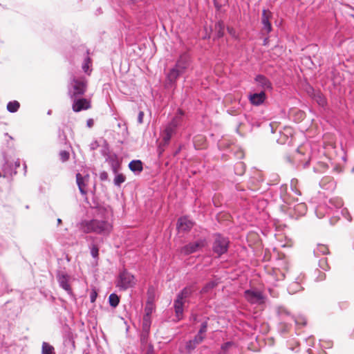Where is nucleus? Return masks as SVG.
<instances>
[{
	"label": "nucleus",
	"mask_w": 354,
	"mask_h": 354,
	"mask_svg": "<svg viewBox=\"0 0 354 354\" xmlns=\"http://www.w3.org/2000/svg\"><path fill=\"white\" fill-rule=\"evenodd\" d=\"M81 226L84 233H95L104 236H109L113 230V225L110 222L97 218L84 221Z\"/></svg>",
	"instance_id": "obj_1"
},
{
	"label": "nucleus",
	"mask_w": 354,
	"mask_h": 354,
	"mask_svg": "<svg viewBox=\"0 0 354 354\" xmlns=\"http://www.w3.org/2000/svg\"><path fill=\"white\" fill-rule=\"evenodd\" d=\"M193 292L194 288L192 287H185L177 295L176 299L174 302V307L178 320H180L183 318L184 304Z\"/></svg>",
	"instance_id": "obj_2"
},
{
	"label": "nucleus",
	"mask_w": 354,
	"mask_h": 354,
	"mask_svg": "<svg viewBox=\"0 0 354 354\" xmlns=\"http://www.w3.org/2000/svg\"><path fill=\"white\" fill-rule=\"evenodd\" d=\"M283 277H287L291 281L288 287V291L290 294H295L303 289L301 284L305 279L304 274L297 273L293 271H288L286 275L283 274Z\"/></svg>",
	"instance_id": "obj_3"
},
{
	"label": "nucleus",
	"mask_w": 354,
	"mask_h": 354,
	"mask_svg": "<svg viewBox=\"0 0 354 354\" xmlns=\"http://www.w3.org/2000/svg\"><path fill=\"white\" fill-rule=\"evenodd\" d=\"M86 90V81L83 77H73L68 88L71 98L77 97L84 94Z\"/></svg>",
	"instance_id": "obj_4"
},
{
	"label": "nucleus",
	"mask_w": 354,
	"mask_h": 354,
	"mask_svg": "<svg viewBox=\"0 0 354 354\" xmlns=\"http://www.w3.org/2000/svg\"><path fill=\"white\" fill-rule=\"evenodd\" d=\"M136 284L135 277L127 270H122L117 280V287L122 290L133 288Z\"/></svg>",
	"instance_id": "obj_5"
},
{
	"label": "nucleus",
	"mask_w": 354,
	"mask_h": 354,
	"mask_svg": "<svg viewBox=\"0 0 354 354\" xmlns=\"http://www.w3.org/2000/svg\"><path fill=\"white\" fill-rule=\"evenodd\" d=\"M230 241L227 237L221 234H216L212 243V251L218 257L226 253L228 250Z\"/></svg>",
	"instance_id": "obj_6"
},
{
	"label": "nucleus",
	"mask_w": 354,
	"mask_h": 354,
	"mask_svg": "<svg viewBox=\"0 0 354 354\" xmlns=\"http://www.w3.org/2000/svg\"><path fill=\"white\" fill-rule=\"evenodd\" d=\"M207 244L205 239H199L195 242H191L180 248V253L184 255H189L198 251Z\"/></svg>",
	"instance_id": "obj_7"
},
{
	"label": "nucleus",
	"mask_w": 354,
	"mask_h": 354,
	"mask_svg": "<svg viewBox=\"0 0 354 354\" xmlns=\"http://www.w3.org/2000/svg\"><path fill=\"white\" fill-rule=\"evenodd\" d=\"M245 299L252 304H262L264 303V297L260 290L257 289L246 290L244 292Z\"/></svg>",
	"instance_id": "obj_8"
},
{
	"label": "nucleus",
	"mask_w": 354,
	"mask_h": 354,
	"mask_svg": "<svg viewBox=\"0 0 354 354\" xmlns=\"http://www.w3.org/2000/svg\"><path fill=\"white\" fill-rule=\"evenodd\" d=\"M343 201L339 197H333L328 201L327 205V214L339 217V211L342 208Z\"/></svg>",
	"instance_id": "obj_9"
},
{
	"label": "nucleus",
	"mask_w": 354,
	"mask_h": 354,
	"mask_svg": "<svg viewBox=\"0 0 354 354\" xmlns=\"http://www.w3.org/2000/svg\"><path fill=\"white\" fill-rule=\"evenodd\" d=\"M71 99L73 100L72 109L74 112H80L91 108V102L86 98H77V97Z\"/></svg>",
	"instance_id": "obj_10"
},
{
	"label": "nucleus",
	"mask_w": 354,
	"mask_h": 354,
	"mask_svg": "<svg viewBox=\"0 0 354 354\" xmlns=\"http://www.w3.org/2000/svg\"><path fill=\"white\" fill-rule=\"evenodd\" d=\"M57 281L59 286L66 290L68 294H72V290L69 284L70 276L64 271H59L57 274Z\"/></svg>",
	"instance_id": "obj_11"
},
{
	"label": "nucleus",
	"mask_w": 354,
	"mask_h": 354,
	"mask_svg": "<svg viewBox=\"0 0 354 354\" xmlns=\"http://www.w3.org/2000/svg\"><path fill=\"white\" fill-rule=\"evenodd\" d=\"M190 64V57L187 53H185L180 55L174 66L182 73H185L189 68Z\"/></svg>",
	"instance_id": "obj_12"
},
{
	"label": "nucleus",
	"mask_w": 354,
	"mask_h": 354,
	"mask_svg": "<svg viewBox=\"0 0 354 354\" xmlns=\"http://www.w3.org/2000/svg\"><path fill=\"white\" fill-rule=\"evenodd\" d=\"M272 17V13L269 10H263L261 23L263 24V31H265L267 34L270 32L272 30V25L270 22V19Z\"/></svg>",
	"instance_id": "obj_13"
},
{
	"label": "nucleus",
	"mask_w": 354,
	"mask_h": 354,
	"mask_svg": "<svg viewBox=\"0 0 354 354\" xmlns=\"http://www.w3.org/2000/svg\"><path fill=\"white\" fill-rule=\"evenodd\" d=\"M255 82L257 84V86L261 88V91L271 90L272 88V84L270 80L263 75H258L254 78Z\"/></svg>",
	"instance_id": "obj_14"
},
{
	"label": "nucleus",
	"mask_w": 354,
	"mask_h": 354,
	"mask_svg": "<svg viewBox=\"0 0 354 354\" xmlns=\"http://www.w3.org/2000/svg\"><path fill=\"white\" fill-rule=\"evenodd\" d=\"M192 227V221L189 220L187 216H183L178 218L177 223V229L179 232L189 231Z\"/></svg>",
	"instance_id": "obj_15"
},
{
	"label": "nucleus",
	"mask_w": 354,
	"mask_h": 354,
	"mask_svg": "<svg viewBox=\"0 0 354 354\" xmlns=\"http://www.w3.org/2000/svg\"><path fill=\"white\" fill-rule=\"evenodd\" d=\"M266 99V93L264 91H261L259 93H254L249 95V100L250 103L254 106H259L262 104Z\"/></svg>",
	"instance_id": "obj_16"
},
{
	"label": "nucleus",
	"mask_w": 354,
	"mask_h": 354,
	"mask_svg": "<svg viewBox=\"0 0 354 354\" xmlns=\"http://www.w3.org/2000/svg\"><path fill=\"white\" fill-rule=\"evenodd\" d=\"M88 176H83L82 174H80L79 173L76 174L77 185L78 186L80 193L83 196L86 195V193H87V192L86 190V183L88 182Z\"/></svg>",
	"instance_id": "obj_17"
},
{
	"label": "nucleus",
	"mask_w": 354,
	"mask_h": 354,
	"mask_svg": "<svg viewBox=\"0 0 354 354\" xmlns=\"http://www.w3.org/2000/svg\"><path fill=\"white\" fill-rule=\"evenodd\" d=\"M204 339L205 336H200L197 334L193 339L188 341L185 346V348L187 352L191 353L196 348V346L204 340Z\"/></svg>",
	"instance_id": "obj_18"
},
{
	"label": "nucleus",
	"mask_w": 354,
	"mask_h": 354,
	"mask_svg": "<svg viewBox=\"0 0 354 354\" xmlns=\"http://www.w3.org/2000/svg\"><path fill=\"white\" fill-rule=\"evenodd\" d=\"M184 73L177 69L175 66L171 68L167 75V80L171 84H174L177 79Z\"/></svg>",
	"instance_id": "obj_19"
},
{
	"label": "nucleus",
	"mask_w": 354,
	"mask_h": 354,
	"mask_svg": "<svg viewBox=\"0 0 354 354\" xmlns=\"http://www.w3.org/2000/svg\"><path fill=\"white\" fill-rule=\"evenodd\" d=\"M184 118V112L180 109H178L170 122L176 127H180L183 124Z\"/></svg>",
	"instance_id": "obj_20"
},
{
	"label": "nucleus",
	"mask_w": 354,
	"mask_h": 354,
	"mask_svg": "<svg viewBox=\"0 0 354 354\" xmlns=\"http://www.w3.org/2000/svg\"><path fill=\"white\" fill-rule=\"evenodd\" d=\"M178 127H175L172 123L169 122L165 129V136L163 137V140L165 142H168L171 137L176 134L177 129Z\"/></svg>",
	"instance_id": "obj_21"
},
{
	"label": "nucleus",
	"mask_w": 354,
	"mask_h": 354,
	"mask_svg": "<svg viewBox=\"0 0 354 354\" xmlns=\"http://www.w3.org/2000/svg\"><path fill=\"white\" fill-rule=\"evenodd\" d=\"M129 167L135 174H140L143 170L142 162L140 160H131L129 164Z\"/></svg>",
	"instance_id": "obj_22"
},
{
	"label": "nucleus",
	"mask_w": 354,
	"mask_h": 354,
	"mask_svg": "<svg viewBox=\"0 0 354 354\" xmlns=\"http://www.w3.org/2000/svg\"><path fill=\"white\" fill-rule=\"evenodd\" d=\"M113 171L115 174L113 183L117 187H120L121 184L126 180V177L122 174L118 173V169L116 167H113Z\"/></svg>",
	"instance_id": "obj_23"
},
{
	"label": "nucleus",
	"mask_w": 354,
	"mask_h": 354,
	"mask_svg": "<svg viewBox=\"0 0 354 354\" xmlns=\"http://www.w3.org/2000/svg\"><path fill=\"white\" fill-rule=\"evenodd\" d=\"M293 210L297 216H303L307 212V206L304 203H299L294 205Z\"/></svg>",
	"instance_id": "obj_24"
},
{
	"label": "nucleus",
	"mask_w": 354,
	"mask_h": 354,
	"mask_svg": "<svg viewBox=\"0 0 354 354\" xmlns=\"http://www.w3.org/2000/svg\"><path fill=\"white\" fill-rule=\"evenodd\" d=\"M328 253V247L323 244H318L317 248L314 250V254L317 257L319 256L320 254H326Z\"/></svg>",
	"instance_id": "obj_25"
},
{
	"label": "nucleus",
	"mask_w": 354,
	"mask_h": 354,
	"mask_svg": "<svg viewBox=\"0 0 354 354\" xmlns=\"http://www.w3.org/2000/svg\"><path fill=\"white\" fill-rule=\"evenodd\" d=\"M41 354H55V348L48 343L44 342L41 346Z\"/></svg>",
	"instance_id": "obj_26"
},
{
	"label": "nucleus",
	"mask_w": 354,
	"mask_h": 354,
	"mask_svg": "<svg viewBox=\"0 0 354 354\" xmlns=\"http://www.w3.org/2000/svg\"><path fill=\"white\" fill-rule=\"evenodd\" d=\"M20 104L19 102L14 100L9 102L7 104V109L10 113H15L18 111Z\"/></svg>",
	"instance_id": "obj_27"
},
{
	"label": "nucleus",
	"mask_w": 354,
	"mask_h": 354,
	"mask_svg": "<svg viewBox=\"0 0 354 354\" xmlns=\"http://www.w3.org/2000/svg\"><path fill=\"white\" fill-rule=\"evenodd\" d=\"M334 185V181L328 177L323 178L320 182V185L324 189L333 188Z\"/></svg>",
	"instance_id": "obj_28"
},
{
	"label": "nucleus",
	"mask_w": 354,
	"mask_h": 354,
	"mask_svg": "<svg viewBox=\"0 0 354 354\" xmlns=\"http://www.w3.org/2000/svg\"><path fill=\"white\" fill-rule=\"evenodd\" d=\"M120 302V298L119 297L115 294L112 293L109 297V303L110 306L113 308H115L118 306Z\"/></svg>",
	"instance_id": "obj_29"
},
{
	"label": "nucleus",
	"mask_w": 354,
	"mask_h": 354,
	"mask_svg": "<svg viewBox=\"0 0 354 354\" xmlns=\"http://www.w3.org/2000/svg\"><path fill=\"white\" fill-rule=\"evenodd\" d=\"M209 318H206L205 321H203L201 324V327L199 328V330L198 332V335H199L200 336H205V333L207 332V326H208V323H207V321H208Z\"/></svg>",
	"instance_id": "obj_30"
},
{
	"label": "nucleus",
	"mask_w": 354,
	"mask_h": 354,
	"mask_svg": "<svg viewBox=\"0 0 354 354\" xmlns=\"http://www.w3.org/2000/svg\"><path fill=\"white\" fill-rule=\"evenodd\" d=\"M298 180L295 178H293L290 181V188L292 192H294L297 195L300 196L301 194L300 190L297 187Z\"/></svg>",
	"instance_id": "obj_31"
},
{
	"label": "nucleus",
	"mask_w": 354,
	"mask_h": 354,
	"mask_svg": "<svg viewBox=\"0 0 354 354\" xmlns=\"http://www.w3.org/2000/svg\"><path fill=\"white\" fill-rule=\"evenodd\" d=\"M91 254L94 259H97L99 256V248L95 244H91L89 247Z\"/></svg>",
	"instance_id": "obj_32"
},
{
	"label": "nucleus",
	"mask_w": 354,
	"mask_h": 354,
	"mask_svg": "<svg viewBox=\"0 0 354 354\" xmlns=\"http://www.w3.org/2000/svg\"><path fill=\"white\" fill-rule=\"evenodd\" d=\"M91 62V58L89 57H86L84 59V63L82 64V70L86 73H88L89 74V72L91 71L89 70Z\"/></svg>",
	"instance_id": "obj_33"
},
{
	"label": "nucleus",
	"mask_w": 354,
	"mask_h": 354,
	"mask_svg": "<svg viewBox=\"0 0 354 354\" xmlns=\"http://www.w3.org/2000/svg\"><path fill=\"white\" fill-rule=\"evenodd\" d=\"M339 215H342L345 219H346L348 221H351L352 220L351 216L346 208L342 207L339 211Z\"/></svg>",
	"instance_id": "obj_34"
},
{
	"label": "nucleus",
	"mask_w": 354,
	"mask_h": 354,
	"mask_svg": "<svg viewBox=\"0 0 354 354\" xmlns=\"http://www.w3.org/2000/svg\"><path fill=\"white\" fill-rule=\"evenodd\" d=\"M319 266L322 270L324 271H327L330 269L326 258H322L319 260Z\"/></svg>",
	"instance_id": "obj_35"
},
{
	"label": "nucleus",
	"mask_w": 354,
	"mask_h": 354,
	"mask_svg": "<svg viewBox=\"0 0 354 354\" xmlns=\"http://www.w3.org/2000/svg\"><path fill=\"white\" fill-rule=\"evenodd\" d=\"M216 286V283L214 281H210L207 283L202 289L203 293L207 292L209 290L213 289Z\"/></svg>",
	"instance_id": "obj_36"
},
{
	"label": "nucleus",
	"mask_w": 354,
	"mask_h": 354,
	"mask_svg": "<svg viewBox=\"0 0 354 354\" xmlns=\"http://www.w3.org/2000/svg\"><path fill=\"white\" fill-rule=\"evenodd\" d=\"M325 209V207L324 205H319L317 209H316V214L317 216V217L319 218H322L324 216V214L323 212V211Z\"/></svg>",
	"instance_id": "obj_37"
},
{
	"label": "nucleus",
	"mask_w": 354,
	"mask_h": 354,
	"mask_svg": "<svg viewBox=\"0 0 354 354\" xmlns=\"http://www.w3.org/2000/svg\"><path fill=\"white\" fill-rule=\"evenodd\" d=\"M234 344L233 342H227L222 344L221 349L224 351H228L232 346H234Z\"/></svg>",
	"instance_id": "obj_38"
},
{
	"label": "nucleus",
	"mask_w": 354,
	"mask_h": 354,
	"mask_svg": "<svg viewBox=\"0 0 354 354\" xmlns=\"http://www.w3.org/2000/svg\"><path fill=\"white\" fill-rule=\"evenodd\" d=\"M59 156L63 161H66L69 158V153L66 151H62Z\"/></svg>",
	"instance_id": "obj_39"
},
{
	"label": "nucleus",
	"mask_w": 354,
	"mask_h": 354,
	"mask_svg": "<svg viewBox=\"0 0 354 354\" xmlns=\"http://www.w3.org/2000/svg\"><path fill=\"white\" fill-rule=\"evenodd\" d=\"M296 324L306 325V320L304 317H299L295 319Z\"/></svg>",
	"instance_id": "obj_40"
},
{
	"label": "nucleus",
	"mask_w": 354,
	"mask_h": 354,
	"mask_svg": "<svg viewBox=\"0 0 354 354\" xmlns=\"http://www.w3.org/2000/svg\"><path fill=\"white\" fill-rule=\"evenodd\" d=\"M228 33L233 37H236V30L232 27H227V28Z\"/></svg>",
	"instance_id": "obj_41"
},
{
	"label": "nucleus",
	"mask_w": 354,
	"mask_h": 354,
	"mask_svg": "<svg viewBox=\"0 0 354 354\" xmlns=\"http://www.w3.org/2000/svg\"><path fill=\"white\" fill-rule=\"evenodd\" d=\"M317 102H318L319 104L322 106H324L326 103L325 98L321 95L318 96Z\"/></svg>",
	"instance_id": "obj_42"
},
{
	"label": "nucleus",
	"mask_w": 354,
	"mask_h": 354,
	"mask_svg": "<svg viewBox=\"0 0 354 354\" xmlns=\"http://www.w3.org/2000/svg\"><path fill=\"white\" fill-rule=\"evenodd\" d=\"M144 112L140 111L138 115V122L142 124L143 122Z\"/></svg>",
	"instance_id": "obj_43"
},
{
	"label": "nucleus",
	"mask_w": 354,
	"mask_h": 354,
	"mask_svg": "<svg viewBox=\"0 0 354 354\" xmlns=\"http://www.w3.org/2000/svg\"><path fill=\"white\" fill-rule=\"evenodd\" d=\"M97 298V292L95 291H93L90 295V299L91 302H95Z\"/></svg>",
	"instance_id": "obj_44"
},
{
	"label": "nucleus",
	"mask_w": 354,
	"mask_h": 354,
	"mask_svg": "<svg viewBox=\"0 0 354 354\" xmlns=\"http://www.w3.org/2000/svg\"><path fill=\"white\" fill-rule=\"evenodd\" d=\"M100 178L101 180H106L108 178V174L106 171H103L100 174Z\"/></svg>",
	"instance_id": "obj_45"
},
{
	"label": "nucleus",
	"mask_w": 354,
	"mask_h": 354,
	"mask_svg": "<svg viewBox=\"0 0 354 354\" xmlns=\"http://www.w3.org/2000/svg\"><path fill=\"white\" fill-rule=\"evenodd\" d=\"M94 124V121L93 119L90 118L86 121V125L88 128H91Z\"/></svg>",
	"instance_id": "obj_46"
},
{
	"label": "nucleus",
	"mask_w": 354,
	"mask_h": 354,
	"mask_svg": "<svg viewBox=\"0 0 354 354\" xmlns=\"http://www.w3.org/2000/svg\"><path fill=\"white\" fill-rule=\"evenodd\" d=\"M146 354H153V347L151 344L149 345L148 350Z\"/></svg>",
	"instance_id": "obj_47"
},
{
	"label": "nucleus",
	"mask_w": 354,
	"mask_h": 354,
	"mask_svg": "<svg viewBox=\"0 0 354 354\" xmlns=\"http://www.w3.org/2000/svg\"><path fill=\"white\" fill-rule=\"evenodd\" d=\"M218 25L220 26V30L218 32V37H222L223 35V26L221 23H219Z\"/></svg>",
	"instance_id": "obj_48"
},
{
	"label": "nucleus",
	"mask_w": 354,
	"mask_h": 354,
	"mask_svg": "<svg viewBox=\"0 0 354 354\" xmlns=\"http://www.w3.org/2000/svg\"><path fill=\"white\" fill-rule=\"evenodd\" d=\"M326 275L324 273H322L319 275V277L317 278V281H322L325 279Z\"/></svg>",
	"instance_id": "obj_49"
},
{
	"label": "nucleus",
	"mask_w": 354,
	"mask_h": 354,
	"mask_svg": "<svg viewBox=\"0 0 354 354\" xmlns=\"http://www.w3.org/2000/svg\"><path fill=\"white\" fill-rule=\"evenodd\" d=\"M191 320H192L194 322H198V317L195 314H192L191 316Z\"/></svg>",
	"instance_id": "obj_50"
},
{
	"label": "nucleus",
	"mask_w": 354,
	"mask_h": 354,
	"mask_svg": "<svg viewBox=\"0 0 354 354\" xmlns=\"http://www.w3.org/2000/svg\"><path fill=\"white\" fill-rule=\"evenodd\" d=\"M15 166L16 167H19L20 166V162H19V160H17L16 162H15Z\"/></svg>",
	"instance_id": "obj_51"
},
{
	"label": "nucleus",
	"mask_w": 354,
	"mask_h": 354,
	"mask_svg": "<svg viewBox=\"0 0 354 354\" xmlns=\"http://www.w3.org/2000/svg\"><path fill=\"white\" fill-rule=\"evenodd\" d=\"M57 221L58 225L61 224L62 222L61 218H57Z\"/></svg>",
	"instance_id": "obj_52"
},
{
	"label": "nucleus",
	"mask_w": 354,
	"mask_h": 354,
	"mask_svg": "<svg viewBox=\"0 0 354 354\" xmlns=\"http://www.w3.org/2000/svg\"><path fill=\"white\" fill-rule=\"evenodd\" d=\"M308 165V162H305L304 167H306Z\"/></svg>",
	"instance_id": "obj_53"
},
{
	"label": "nucleus",
	"mask_w": 354,
	"mask_h": 354,
	"mask_svg": "<svg viewBox=\"0 0 354 354\" xmlns=\"http://www.w3.org/2000/svg\"><path fill=\"white\" fill-rule=\"evenodd\" d=\"M267 40H268V39H266L264 40V41H263V44H264V45H266V44Z\"/></svg>",
	"instance_id": "obj_54"
},
{
	"label": "nucleus",
	"mask_w": 354,
	"mask_h": 354,
	"mask_svg": "<svg viewBox=\"0 0 354 354\" xmlns=\"http://www.w3.org/2000/svg\"><path fill=\"white\" fill-rule=\"evenodd\" d=\"M239 166H241V167H243V163H242V162H240V163H239V164L237 165V166H239Z\"/></svg>",
	"instance_id": "obj_55"
},
{
	"label": "nucleus",
	"mask_w": 354,
	"mask_h": 354,
	"mask_svg": "<svg viewBox=\"0 0 354 354\" xmlns=\"http://www.w3.org/2000/svg\"><path fill=\"white\" fill-rule=\"evenodd\" d=\"M322 166H323V167H324V168L326 167V165L324 163L322 164Z\"/></svg>",
	"instance_id": "obj_56"
}]
</instances>
